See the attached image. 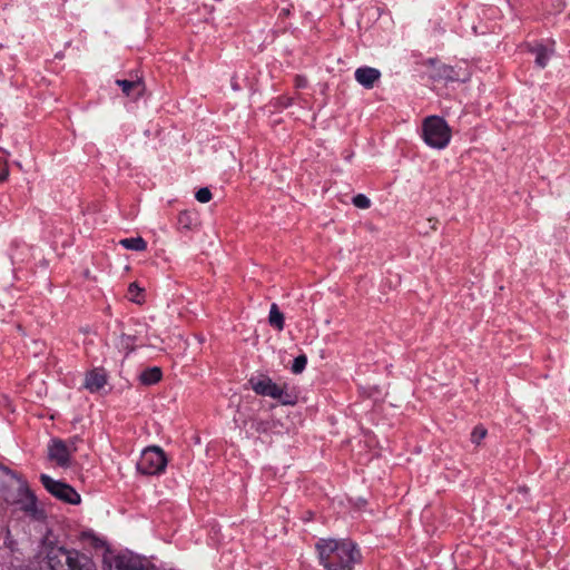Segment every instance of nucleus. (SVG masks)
Wrapping results in <instances>:
<instances>
[{
  "label": "nucleus",
  "mask_w": 570,
  "mask_h": 570,
  "mask_svg": "<svg viewBox=\"0 0 570 570\" xmlns=\"http://www.w3.org/2000/svg\"><path fill=\"white\" fill-rule=\"evenodd\" d=\"M316 549L320 563L326 570H353L362 558L357 546L347 539H321Z\"/></svg>",
  "instance_id": "nucleus-1"
},
{
  "label": "nucleus",
  "mask_w": 570,
  "mask_h": 570,
  "mask_svg": "<svg viewBox=\"0 0 570 570\" xmlns=\"http://www.w3.org/2000/svg\"><path fill=\"white\" fill-rule=\"evenodd\" d=\"M47 563L51 570H85V567L90 569L96 566L88 556L58 546L47 549Z\"/></svg>",
  "instance_id": "nucleus-2"
},
{
  "label": "nucleus",
  "mask_w": 570,
  "mask_h": 570,
  "mask_svg": "<svg viewBox=\"0 0 570 570\" xmlns=\"http://www.w3.org/2000/svg\"><path fill=\"white\" fill-rule=\"evenodd\" d=\"M424 142L434 149H444L452 137V131L446 121L439 116H429L422 125Z\"/></svg>",
  "instance_id": "nucleus-3"
},
{
  "label": "nucleus",
  "mask_w": 570,
  "mask_h": 570,
  "mask_svg": "<svg viewBox=\"0 0 570 570\" xmlns=\"http://www.w3.org/2000/svg\"><path fill=\"white\" fill-rule=\"evenodd\" d=\"M167 459L158 446H149L141 452L137 470L145 475H155L165 471Z\"/></svg>",
  "instance_id": "nucleus-4"
},
{
  "label": "nucleus",
  "mask_w": 570,
  "mask_h": 570,
  "mask_svg": "<svg viewBox=\"0 0 570 570\" xmlns=\"http://www.w3.org/2000/svg\"><path fill=\"white\" fill-rule=\"evenodd\" d=\"M13 488L17 489L20 494L26 495L28 503L24 510H33L36 498L28 489L27 482L21 480L13 471L0 464V491L6 492Z\"/></svg>",
  "instance_id": "nucleus-5"
},
{
  "label": "nucleus",
  "mask_w": 570,
  "mask_h": 570,
  "mask_svg": "<svg viewBox=\"0 0 570 570\" xmlns=\"http://www.w3.org/2000/svg\"><path fill=\"white\" fill-rule=\"evenodd\" d=\"M40 480L46 490L57 499L70 504L80 503V495L71 485L53 480L47 474H41Z\"/></svg>",
  "instance_id": "nucleus-6"
},
{
  "label": "nucleus",
  "mask_w": 570,
  "mask_h": 570,
  "mask_svg": "<svg viewBox=\"0 0 570 570\" xmlns=\"http://www.w3.org/2000/svg\"><path fill=\"white\" fill-rule=\"evenodd\" d=\"M50 460L56 461L60 466H68L70 462L71 448L59 439L51 440L48 446Z\"/></svg>",
  "instance_id": "nucleus-7"
},
{
  "label": "nucleus",
  "mask_w": 570,
  "mask_h": 570,
  "mask_svg": "<svg viewBox=\"0 0 570 570\" xmlns=\"http://www.w3.org/2000/svg\"><path fill=\"white\" fill-rule=\"evenodd\" d=\"M248 383L253 391L263 396L274 397L279 385L274 383L268 376L252 377Z\"/></svg>",
  "instance_id": "nucleus-8"
},
{
  "label": "nucleus",
  "mask_w": 570,
  "mask_h": 570,
  "mask_svg": "<svg viewBox=\"0 0 570 570\" xmlns=\"http://www.w3.org/2000/svg\"><path fill=\"white\" fill-rule=\"evenodd\" d=\"M107 384V375L102 368H95L86 374L83 387L91 393L99 392Z\"/></svg>",
  "instance_id": "nucleus-9"
},
{
  "label": "nucleus",
  "mask_w": 570,
  "mask_h": 570,
  "mask_svg": "<svg viewBox=\"0 0 570 570\" xmlns=\"http://www.w3.org/2000/svg\"><path fill=\"white\" fill-rule=\"evenodd\" d=\"M114 570H155L144 566L141 560L134 556H117L114 560Z\"/></svg>",
  "instance_id": "nucleus-10"
},
{
  "label": "nucleus",
  "mask_w": 570,
  "mask_h": 570,
  "mask_svg": "<svg viewBox=\"0 0 570 570\" xmlns=\"http://www.w3.org/2000/svg\"><path fill=\"white\" fill-rule=\"evenodd\" d=\"M355 79L366 89L374 87V83L380 79L381 72L376 68L361 67L355 70Z\"/></svg>",
  "instance_id": "nucleus-11"
},
{
  "label": "nucleus",
  "mask_w": 570,
  "mask_h": 570,
  "mask_svg": "<svg viewBox=\"0 0 570 570\" xmlns=\"http://www.w3.org/2000/svg\"><path fill=\"white\" fill-rule=\"evenodd\" d=\"M127 97L139 98L145 91V83L140 78L136 80H116Z\"/></svg>",
  "instance_id": "nucleus-12"
},
{
  "label": "nucleus",
  "mask_w": 570,
  "mask_h": 570,
  "mask_svg": "<svg viewBox=\"0 0 570 570\" xmlns=\"http://www.w3.org/2000/svg\"><path fill=\"white\" fill-rule=\"evenodd\" d=\"M163 377L161 368L158 366L149 367L142 371L139 375V381L144 385H154Z\"/></svg>",
  "instance_id": "nucleus-13"
},
{
  "label": "nucleus",
  "mask_w": 570,
  "mask_h": 570,
  "mask_svg": "<svg viewBox=\"0 0 570 570\" xmlns=\"http://www.w3.org/2000/svg\"><path fill=\"white\" fill-rule=\"evenodd\" d=\"M268 323L277 331H283L285 325L284 314L279 311L278 305L273 303L269 308Z\"/></svg>",
  "instance_id": "nucleus-14"
},
{
  "label": "nucleus",
  "mask_w": 570,
  "mask_h": 570,
  "mask_svg": "<svg viewBox=\"0 0 570 570\" xmlns=\"http://www.w3.org/2000/svg\"><path fill=\"white\" fill-rule=\"evenodd\" d=\"M531 51L535 56V65L540 68H544L548 65V61L553 53V49H548L542 45L533 47Z\"/></svg>",
  "instance_id": "nucleus-15"
},
{
  "label": "nucleus",
  "mask_w": 570,
  "mask_h": 570,
  "mask_svg": "<svg viewBox=\"0 0 570 570\" xmlns=\"http://www.w3.org/2000/svg\"><path fill=\"white\" fill-rule=\"evenodd\" d=\"M119 244L126 249L136 252H142L147 248L146 240L140 236L120 239Z\"/></svg>",
  "instance_id": "nucleus-16"
},
{
  "label": "nucleus",
  "mask_w": 570,
  "mask_h": 570,
  "mask_svg": "<svg viewBox=\"0 0 570 570\" xmlns=\"http://www.w3.org/2000/svg\"><path fill=\"white\" fill-rule=\"evenodd\" d=\"M273 399L279 401L283 405H293L296 403V396L289 393L285 386H278Z\"/></svg>",
  "instance_id": "nucleus-17"
},
{
  "label": "nucleus",
  "mask_w": 570,
  "mask_h": 570,
  "mask_svg": "<svg viewBox=\"0 0 570 570\" xmlns=\"http://www.w3.org/2000/svg\"><path fill=\"white\" fill-rule=\"evenodd\" d=\"M274 426H275V422H274V421L255 420V421L252 423V428H253L257 433H267V432H268V431H271Z\"/></svg>",
  "instance_id": "nucleus-18"
},
{
  "label": "nucleus",
  "mask_w": 570,
  "mask_h": 570,
  "mask_svg": "<svg viewBox=\"0 0 570 570\" xmlns=\"http://www.w3.org/2000/svg\"><path fill=\"white\" fill-rule=\"evenodd\" d=\"M307 364V357L302 354L294 358L292 364V372L295 374H299L304 371L305 366Z\"/></svg>",
  "instance_id": "nucleus-19"
},
{
  "label": "nucleus",
  "mask_w": 570,
  "mask_h": 570,
  "mask_svg": "<svg viewBox=\"0 0 570 570\" xmlns=\"http://www.w3.org/2000/svg\"><path fill=\"white\" fill-rule=\"evenodd\" d=\"M487 429L482 425H478L471 433V442L479 445L481 441L487 436Z\"/></svg>",
  "instance_id": "nucleus-20"
},
{
  "label": "nucleus",
  "mask_w": 570,
  "mask_h": 570,
  "mask_svg": "<svg viewBox=\"0 0 570 570\" xmlns=\"http://www.w3.org/2000/svg\"><path fill=\"white\" fill-rule=\"evenodd\" d=\"M352 203L355 207L366 209L371 206V200L364 194H357L353 197Z\"/></svg>",
  "instance_id": "nucleus-21"
},
{
  "label": "nucleus",
  "mask_w": 570,
  "mask_h": 570,
  "mask_svg": "<svg viewBox=\"0 0 570 570\" xmlns=\"http://www.w3.org/2000/svg\"><path fill=\"white\" fill-rule=\"evenodd\" d=\"M195 197L199 203L205 204L212 199V191L207 187H203L197 190Z\"/></svg>",
  "instance_id": "nucleus-22"
},
{
  "label": "nucleus",
  "mask_w": 570,
  "mask_h": 570,
  "mask_svg": "<svg viewBox=\"0 0 570 570\" xmlns=\"http://www.w3.org/2000/svg\"><path fill=\"white\" fill-rule=\"evenodd\" d=\"M120 345L126 348L128 353L131 352L134 350V337L122 334L120 337Z\"/></svg>",
  "instance_id": "nucleus-23"
},
{
  "label": "nucleus",
  "mask_w": 570,
  "mask_h": 570,
  "mask_svg": "<svg viewBox=\"0 0 570 570\" xmlns=\"http://www.w3.org/2000/svg\"><path fill=\"white\" fill-rule=\"evenodd\" d=\"M128 292L131 295V301L136 303H140V301L137 298V295L141 292V288L138 286L137 283H131L128 287Z\"/></svg>",
  "instance_id": "nucleus-24"
},
{
  "label": "nucleus",
  "mask_w": 570,
  "mask_h": 570,
  "mask_svg": "<svg viewBox=\"0 0 570 570\" xmlns=\"http://www.w3.org/2000/svg\"><path fill=\"white\" fill-rule=\"evenodd\" d=\"M452 73H453V69L451 67L444 65L440 68V73L438 76L441 78L453 80Z\"/></svg>",
  "instance_id": "nucleus-25"
},
{
  "label": "nucleus",
  "mask_w": 570,
  "mask_h": 570,
  "mask_svg": "<svg viewBox=\"0 0 570 570\" xmlns=\"http://www.w3.org/2000/svg\"><path fill=\"white\" fill-rule=\"evenodd\" d=\"M528 497V489L527 488H519L518 489V500L520 503H524L527 501Z\"/></svg>",
  "instance_id": "nucleus-26"
},
{
  "label": "nucleus",
  "mask_w": 570,
  "mask_h": 570,
  "mask_svg": "<svg viewBox=\"0 0 570 570\" xmlns=\"http://www.w3.org/2000/svg\"><path fill=\"white\" fill-rule=\"evenodd\" d=\"M295 86L296 88H305L307 86V79L303 76H296Z\"/></svg>",
  "instance_id": "nucleus-27"
},
{
  "label": "nucleus",
  "mask_w": 570,
  "mask_h": 570,
  "mask_svg": "<svg viewBox=\"0 0 570 570\" xmlns=\"http://www.w3.org/2000/svg\"><path fill=\"white\" fill-rule=\"evenodd\" d=\"M189 215L187 213H181L179 215V223L184 224L185 227H189Z\"/></svg>",
  "instance_id": "nucleus-28"
},
{
  "label": "nucleus",
  "mask_w": 570,
  "mask_h": 570,
  "mask_svg": "<svg viewBox=\"0 0 570 570\" xmlns=\"http://www.w3.org/2000/svg\"><path fill=\"white\" fill-rule=\"evenodd\" d=\"M79 441L78 438H75L70 440L67 444L71 448V453L77 451V442Z\"/></svg>",
  "instance_id": "nucleus-29"
},
{
  "label": "nucleus",
  "mask_w": 570,
  "mask_h": 570,
  "mask_svg": "<svg viewBox=\"0 0 570 570\" xmlns=\"http://www.w3.org/2000/svg\"><path fill=\"white\" fill-rule=\"evenodd\" d=\"M7 177H8V173H7V171H6V173H3V174H1V175H0V181L6 180V179H7Z\"/></svg>",
  "instance_id": "nucleus-30"
},
{
  "label": "nucleus",
  "mask_w": 570,
  "mask_h": 570,
  "mask_svg": "<svg viewBox=\"0 0 570 570\" xmlns=\"http://www.w3.org/2000/svg\"><path fill=\"white\" fill-rule=\"evenodd\" d=\"M4 500H6V501H12V502H14V501H16V499L10 498L9 495H6V497H4Z\"/></svg>",
  "instance_id": "nucleus-31"
},
{
  "label": "nucleus",
  "mask_w": 570,
  "mask_h": 570,
  "mask_svg": "<svg viewBox=\"0 0 570 570\" xmlns=\"http://www.w3.org/2000/svg\"><path fill=\"white\" fill-rule=\"evenodd\" d=\"M282 14H284V16L289 14V10H288V9H283V10H282Z\"/></svg>",
  "instance_id": "nucleus-32"
},
{
  "label": "nucleus",
  "mask_w": 570,
  "mask_h": 570,
  "mask_svg": "<svg viewBox=\"0 0 570 570\" xmlns=\"http://www.w3.org/2000/svg\"><path fill=\"white\" fill-rule=\"evenodd\" d=\"M85 570H96V566L90 569L85 567Z\"/></svg>",
  "instance_id": "nucleus-33"
}]
</instances>
